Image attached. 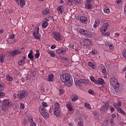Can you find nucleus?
Returning <instances> with one entry per match:
<instances>
[{"label": "nucleus", "mask_w": 126, "mask_h": 126, "mask_svg": "<svg viewBox=\"0 0 126 126\" xmlns=\"http://www.w3.org/2000/svg\"><path fill=\"white\" fill-rule=\"evenodd\" d=\"M109 25L108 23H105L102 25L101 27L100 28V32L101 34H104V32H106L108 30V27H109Z\"/></svg>", "instance_id": "0eeeda50"}, {"label": "nucleus", "mask_w": 126, "mask_h": 126, "mask_svg": "<svg viewBox=\"0 0 126 126\" xmlns=\"http://www.w3.org/2000/svg\"><path fill=\"white\" fill-rule=\"evenodd\" d=\"M94 82L97 85H103L105 84V81L102 78H98L96 81H94Z\"/></svg>", "instance_id": "2eb2a0df"}, {"label": "nucleus", "mask_w": 126, "mask_h": 126, "mask_svg": "<svg viewBox=\"0 0 126 126\" xmlns=\"http://www.w3.org/2000/svg\"><path fill=\"white\" fill-rule=\"evenodd\" d=\"M92 54L93 55H97V50L95 49H93L92 51Z\"/></svg>", "instance_id": "a19ab883"}, {"label": "nucleus", "mask_w": 126, "mask_h": 126, "mask_svg": "<svg viewBox=\"0 0 126 126\" xmlns=\"http://www.w3.org/2000/svg\"><path fill=\"white\" fill-rule=\"evenodd\" d=\"M15 37V35H14V34H11L10 36V37H9V38H10V39H14V38Z\"/></svg>", "instance_id": "052dcab7"}, {"label": "nucleus", "mask_w": 126, "mask_h": 126, "mask_svg": "<svg viewBox=\"0 0 126 126\" xmlns=\"http://www.w3.org/2000/svg\"><path fill=\"white\" fill-rule=\"evenodd\" d=\"M60 78L62 82L64 83L67 87H71L72 85V80H70V74L69 73H63L61 75Z\"/></svg>", "instance_id": "f257e3e1"}, {"label": "nucleus", "mask_w": 126, "mask_h": 126, "mask_svg": "<svg viewBox=\"0 0 126 126\" xmlns=\"http://www.w3.org/2000/svg\"><path fill=\"white\" fill-rule=\"evenodd\" d=\"M10 54L12 57H14V56H16V55H19L20 52L17 50H14L13 51H11Z\"/></svg>", "instance_id": "f3484780"}, {"label": "nucleus", "mask_w": 126, "mask_h": 126, "mask_svg": "<svg viewBox=\"0 0 126 126\" xmlns=\"http://www.w3.org/2000/svg\"><path fill=\"white\" fill-rule=\"evenodd\" d=\"M123 56L124 58H126V50H124L123 52Z\"/></svg>", "instance_id": "864d4df0"}, {"label": "nucleus", "mask_w": 126, "mask_h": 126, "mask_svg": "<svg viewBox=\"0 0 126 126\" xmlns=\"http://www.w3.org/2000/svg\"><path fill=\"white\" fill-rule=\"evenodd\" d=\"M109 48L110 49V50H114V45H113L112 44H110V45H109Z\"/></svg>", "instance_id": "4d7b16f0"}, {"label": "nucleus", "mask_w": 126, "mask_h": 126, "mask_svg": "<svg viewBox=\"0 0 126 126\" xmlns=\"http://www.w3.org/2000/svg\"><path fill=\"white\" fill-rule=\"evenodd\" d=\"M6 77L8 81H12V80H13V78L9 75H7Z\"/></svg>", "instance_id": "c9c22d12"}, {"label": "nucleus", "mask_w": 126, "mask_h": 126, "mask_svg": "<svg viewBox=\"0 0 126 126\" xmlns=\"http://www.w3.org/2000/svg\"><path fill=\"white\" fill-rule=\"evenodd\" d=\"M79 32L81 34H82V35L85 36V37H88V38H91L92 37L91 32L88 30L81 29H80Z\"/></svg>", "instance_id": "39448f33"}, {"label": "nucleus", "mask_w": 126, "mask_h": 126, "mask_svg": "<svg viewBox=\"0 0 126 126\" xmlns=\"http://www.w3.org/2000/svg\"><path fill=\"white\" fill-rule=\"evenodd\" d=\"M109 104L105 103L102 105L100 107V112H104V113H107L109 110Z\"/></svg>", "instance_id": "9b49d317"}, {"label": "nucleus", "mask_w": 126, "mask_h": 126, "mask_svg": "<svg viewBox=\"0 0 126 126\" xmlns=\"http://www.w3.org/2000/svg\"><path fill=\"white\" fill-rule=\"evenodd\" d=\"M29 121H30V126H36V123L33 122V119L30 118Z\"/></svg>", "instance_id": "7c9ffc66"}, {"label": "nucleus", "mask_w": 126, "mask_h": 126, "mask_svg": "<svg viewBox=\"0 0 126 126\" xmlns=\"http://www.w3.org/2000/svg\"><path fill=\"white\" fill-rule=\"evenodd\" d=\"M48 25H49V23L47 21H44L42 24V27L43 29H46L48 27Z\"/></svg>", "instance_id": "bb28decb"}, {"label": "nucleus", "mask_w": 126, "mask_h": 126, "mask_svg": "<svg viewBox=\"0 0 126 126\" xmlns=\"http://www.w3.org/2000/svg\"><path fill=\"white\" fill-rule=\"evenodd\" d=\"M100 21L96 19L94 21V28H97L99 25H100Z\"/></svg>", "instance_id": "4be33fe9"}, {"label": "nucleus", "mask_w": 126, "mask_h": 126, "mask_svg": "<svg viewBox=\"0 0 126 126\" xmlns=\"http://www.w3.org/2000/svg\"><path fill=\"white\" fill-rule=\"evenodd\" d=\"M55 78V76L54 74H50L48 75V77L47 78V80L49 82H53L54 81V78Z\"/></svg>", "instance_id": "412c9836"}, {"label": "nucleus", "mask_w": 126, "mask_h": 126, "mask_svg": "<svg viewBox=\"0 0 126 126\" xmlns=\"http://www.w3.org/2000/svg\"><path fill=\"white\" fill-rule=\"evenodd\" d=\"M4 95L5 94L4 93L0 92V98H1V97H3Z\"/></svg>", "instance_id": "680f3d73"}, {"label": "nucleus", "mask_w": 126, "mask_h": 126, "mask_svg": "<svg viewBox=\"0 0 126 126\" xmlns=\"http://www.w3.org/2000/svg\"><path fill=\"white\" fill-rule=\"evenodd\" d=\"M103 11H104V13H107V14H109L110 12V9H109L107 7H105L103 9Z\"/></svg>", "instance_id": "f704fd0d"}, {"label": "nucleus", "mask_w": 126, "mask_h": 126, "mask_svg": "<svg viewBox=\"0 0 126 126\" xmlns=\"http://www.w3.org/2000/svg\"><path fill=\"white\" fill-rule=\"evenodd\" d=\"M48 54H50L51 57H52L53 58H54V57H55V52H54V51H48Z\"/></svg>", "instance_id": "4c0bfd02"}, {"label": "nucleus", "mask_w": 126, "mask_h": 126, "mask_svg": "<svg viewBox=\"0 0 126 126\" xmlns=\"http://www.w3.org/2000/svg\"><path fill=\"white\" fill-rule=\"evenodd\" d=\"M66 106H67V108L69 110V111L70 112H71V111H72V110H73L72 105H71V103H67Z\"/></svg>", "instance_id": "c85d7f7f"}, {"label": "nucleus", "mask_w": 126, "mask_h": 126, "mask_svg": "<svg viewBox=\"0 0 126 126\" xmlns=\"http://www.w3.org/2000/svg\"><path fill=\"white\" fill-rule=\"evenodd\" d=\"M63 92H64V91L63 89H60L59 90V93L60 95H62V94H63Z\"/></svg>", "instance_id": "5fc2aeb1"}, {"label": "nucleus", "mask_w": 126, "mask_h": 126, "mask_svg": "<svg viewBox=\"0 0 126 126\" xmlns=\"http://www.w3.org/2000/svg\"><path fill=\"white\" fill-rule=\"evenodd\" d=\"M117 105L119 106V107H122V102H121V101H118V104H117Z\"/></svg>", "instance_id": "13d9d810"}, {"label": "nucleus", "mask_w": 126, "mask_h": 126, "mask_svg": "<svg viewBox=\"0 0 126 126\" xmlns=\"http://www.w3.org/2000/svg\"><path fill=\"white\" fill-rule=\"evenodd\" d=\"M88 22V18L85 16H83L80 17V23H84V24H86Z\"/></svg>", "instance_id": "ddd939ff"}, {"label": "nucleus", "mask_w": 126, "mask_h": 126, "mask_svg": "<svg viewBox=\"0 0 126 126\" xmlns=\"http://www.w3.org/2000/svg\"><path fill=\"white\" fill-rule=\"evenodd\" d=\"M56 53L60 55H63L66 53V49L64 48H62L59 49H58L56 51Z\"/></svg>", "instance_id": "4468645a"}, {"label": "nucleus", "mask_w": 126, "mask_h": 126, "mask_svg": "<svg viewBox=\"0 0 126 126\" xmlns=\"http://www.w3.org/2000/svg\"><path fill=\"white\" fill-rule=\"evenodd\" d=\"M56 48H57V46L56 45H53L51 47V49H56Z\"/></svg>", "instance_id": "0e129e2a"}, {"label": "nucleus", "mask_w": 126, "mask_h": 126, "mask_svg": "<svg viewBox=\"0 0 126 126\" xmlns=\"http://www.w3.org/2000/svg\"><path fill=\"white\" fill-rule=\"evenodd\" d=\"M39 57H40V51H39V50H36V53L35 54V57L36 59H38V58H39Z\"/></svg>", "instance_id": "e433bc0d"}, {"label": "nucleus", "mask_w": 126, "mask_h": 126, "mask_svg": "<svg viewBox=\"0 0 126 126\" xmlns=\"http://www.w3.org/2000/svg\"><path fill=\"white\" fill-rule=\"evenodd\" d=\"M41 92H44L45 91V89H44V87L41 86L40 87Z\"/></svg>", "instance_id": "e2e57ef3"}, {"label": "nucleus", "mask_w": 126, "mask_h": 126, "mask_svg": "<svg viewBox=\"0 0 126 126\" xmlns=\"http://www.w3.org/2000/svg\"><path fill=\"white\" fill-rule=\"evenodd\" d=\"M117 111H118L119 113H120V114H122V115H123L124 116H126V112L121 107H118Z\"/></svg>", "instance_id": "393cba45"}, {"label": "nucleus", "mask_w": 126, "mask_h": 126, "mask_svg": "<svg viewBox=\"0 0 126 126\" xmlns=\"http://www.w3.org/2000/svg\"><path fill=\"white\" fill-rule=\"evenodd\" d=\"M39 27L36 26L34 28L35 31L33 33V35L34 36L35 39H37V40H40V36L39 35Z\"/></svg>", "instance_id": "9d476101"}, {"label": "nucleus", "mask_w": 126, "mask_h": 126, "mask_svg": "<svg viewBox=\"0 0 126 126\" xmlns=\"http://www.w3.org/2000/svg\"><path fill=\"white\" fill-rule=\"evenodd\" d=\"M92 0H87V2L85 4V8L86 9H92L93 6L91 5Z\"/></svg>", "instance_id": "f8f14e48"}, {"label": "nucleus", "mask_w": 126, "mask_h": 126, "mask_svg": "<svg viewBox=\"0 0 126 126\" xmlns=\"http://www.w3.org/2000/svg\"><path fill=\"white\" fill-rule=\"evenodd\" d=\"M5 58V56L4 55H1L0 57V63H4V59Z\"/></svg>", "instance_id": "2f4dec72"}, {"label": "nucleus", "mask_w": 126, "mask_h": 126, "mask_svg": "<svg viewBox=\"0 0 126 126\" xmlns=\"http://www.w3.org/2000/svg\"><path fill=\"white\" fill-rule=\"evenodd\" d=\"M110 110L111 113H114V112H115V108L114 107H113V106L110 107Z\"/></svg>", "instance_id": "09e8293b"}, {"label": "nucleus", "mask_w": 126, "mask_h": 126, "mask_svg": "<svg viewBox=\"0 0 126 126\" xmlns=\"http://www.w3.org/2000/svg\"><path fill=\"white\" fill-rule=\"evenodd\" d=\"M101 71L103 74H104V75H107V72L106 71V68L102 69Z\"/></svg>", "instance_id": "79ce46f5"}, {"label": "nucleus", "mask_w": 126, "mask_h": 126, "mask_svg": "<svg viewBox=\"0 0 126 126\" xmlns=\"http://www.w3.org/2000/svg\"><path fill=\"white\" fill-rule=\"evenodd\" d=\"M42 115L44 118H49V114L46 113V111L44 113H43V114H42Z\"/></svg>", "instance_id": "ea45409f"}, {"label": "nucleus", "mask_w": 126, "mask_h": 126, "mask_svg": "<svg viewBox=\"0 0 126 126\" xmlns=\"http://www.w3.org/2000/svg\"><path fill=\"white\" fill-rule=\"evenodd\" d=\"M90 79L91 80H92V81H93V82H94V83H95V81H97V80L95 79V78L93 76L91 77Z\"/></svg>", "instance_id": "de8ad7c7"}, {"label": "nucleus", "mask_w": 126, "mask_h": 126, "mask_svg": "<svg viewBox=\"0 0 126 126\" xmlns=\"http://www.w3.org/2000/svg\"><path fill=\"white\" fill-rule=\"evenodd\" d=\"M54 113L56 117L61 116V107H60L59 102H56L54 104Z\"/></svg>", "instance_id": "20e7f679"}, {"label": "nucleus", "mask_w": 126, "mask_h": 126, "mask_svg": "<svg viewBox=\"0 0 126 126\" xmlns=\"http://www.w3.org/2000/svg\"><path fill=\"white\" fill-rule=\"evenodd\" d=\"M110 82L111 85L114 88L115 91L118 92V91H119V88L120 87V84H119V82H118V80L113 77L110 79Z\"/></svg>", "instance_id": "7ed1b4c3"}, {"label": "nucleus", "mask_w": 126, "mask_h": 126, "mask_svg": "<svg viewBox=\"0 0 126 126\" xmlns=\"http://www.w3.org/2000/svg\"><path fill=\"white\" fill-rule=\"evenodd\" d=\"M57 10L60 13H63V10H64V7L63 6H60L57 8Z\"/></svg>", "instance_id": "a878e982"}, {"label": "nucleus", "mask_w": 126, "mask_h": 126, "mask_svg": "<svg viewBox=\"0 0 126 126\" xmlns=\"http://www.w3.org/2000/svg\"><path fill=\"white\" fill-rule=\"evenodd\" d=\"M67 4L68 5H69L70 6H71V5H72V1H71L70 0H68L67 1Z\"/></svg>", "instance_id": "37998d69"}, {"label": "nucleus", "mask_w": 126, "mask_h": 126, "mask_svg": "<svg viewBox=\"0 0 126 126\" xmlns=\"http://www.w3.org/2000/svg\"><path fill=\"white\" fill-rule=\"evenodd\" d=\"M116 114H112V118H113V119H115L116 118Z\"/></svg>", "instance_id": "774afa93"}, {"label": "nucleus", "mask_w": 126, "mask_h": 126, "mask_svg": "<svg viewBox=\"0 0 126 126\" xmlns=\"http://www.w3.org/2000/svg\"><path fill=\"white\" fill-rule=\"evenodd\" d=\"M39 112L41 115H44L46 112V109L44 108V106L41 105L39 107Z\"/></svg>", "instance_id": "a211bd4d"}, {"label": "nucleus", "mask_w": 126, "mask_h": 126, "mask_svg": "<svg viewBox=\"0 0 126 126\" xmlns=\"http://www.w3.org/2000/svg\"><path fill=\"white\" fill-rule=\"evenodd\" d=\"M89 94H91V95H93L94 94V91L92 90H89L88 91Z\"/></svg>", "instance_id": "a18cd8bd"}, {"label": "nucleus", "mask_w": 126, "mask_h": 126, "mask_svg": "<svg viewBox=\"0 0 126 126\" xmlns=\"http://www.w3.org/2000/svg\"><path fill=\"white\" fill-rule=\"evenodd\" d=\"M13 107V103L9 99H5L2 101L0 105L1 112H6L8 110V108Z\"/></svg>", "instance_id": "f03ea898"}, {"label": "nucleus", "mask_w": 126, "mask_h": 126, "mask_svg": "<svg viewBox=\"0 0 126 126\" xmlns=\"http://www.w3.org/2000/svg\"><path fill=\"white\" fill-rule=\"evenodd\" d=\"M78 124L79 126H83V123L81 122V121L79 122Z\"/></svg>", "instance_id": "bf43d9fd"}, {"label": "nucleus", "mask_w": 126, "mask_h": 126, "mask_svg": "<svg viewBox=\"0 0 126 126\" xmlns=\"http://www.w3.org/2000/svg\"><path fill=\"white\" fill-rule=\"evenodd\" d=\"M121 2H123V0H117L116 3L117 4L120 5Z\"/></svg>", "instance_id": "6e6d98bb"}, {"label": "nucleus", "mask_w": 126, "mask_h": 126, "mask_svg": "<svg viewBox=\"0 0 126 126\" xmlns=\"http://www.w3.org/2000/svg\"><path fill=\"white\" fill-rule=\"evenodd\" d=\"M42 106L44 107L45 108H47V107H48V104L47 103V102H42Z\"/></svg>", "instance_id": "c03bdc74"}, {"label": "nucleus", "mask_w": 126, "mask_h": 126, "mask_svg": "<svg viewBox=\"0 0 126 126\" xmlns=\"http://www.w3.org/2000/svg\"><path fill=\"white\" fill-rule=\"evenodd\" d=\"M3 32H4V31L3 30V29H0V34H2V33H3Z\"/></svg>", "instance_id": "338daca9"}, {"label": "nucleus", "mask_w": 126, "mask_h": 126, "mask_svg": "<svg viewBox=\"0 0 126 126\" xmlns=\"http://www.w3.org/2000/svg\"><path fill=\"white\" fill-rule=\"evenodd\" d=\"M83 43H84L83 44L84 47H86V48H90V46L92 45V42L88 38L84 39Z\"/></svg>", "instance_id": "1a4fd4ad"}, {"label": "nucleus", "mask_w": 126, "mask_h": 126, "mask_svg": "<svg viewBox=\"0 0 126 126\" xmlns=\"http://www.w3.org/2000/svg\"><path fill=\"white\" fill-rule=\"evenodd\" d=\"M20 107L22 109H23L25 108V105H24V104L21 103L20 105Z\"/></svg>", "instance_id": "49530a36"}, {"label": "nucleus", "mask_w": 126, "mask_h": 126, "mask_svg": "<svg viewBox=\"0 0 126 126\" xmlns=\"http://www.w3.org/2000/svg\"><path fill=\"white\" fill-rule=\"evenodd\" d=\"M88 64L89 66H91L92 68H96V65L92 62H88Z\"/></svg>", "instance_id": "c756f323"}, {"label": "nucleus", "mask_w": 126, "mask_h": 126, "mask_svg": "<svg viewBox=\"0 0 126 126\" xmlns=\"http://www.w3.org/2000/svg\"><path fill=\"white\" fill-rule=\"evenodd\" d=\"M50 13V9L46 8L42 11L43 15H47V14H49Z\"/></svg>", "instance_id": "b1692460"}, {"label": "nucleus", "mask_w": 126, "mask_h": 126, "mask_svg": "<svg viewBox=\"0 0 126 126\" xmlns=\"http://www.w3.org/2000/svg\"><path fill=\"white\" fill-rule=\"evenodd\" d=\"M28 96V93L25 91H24L18 94L17 97L20 100L24 99L25 97Z\"/></svg>", "instance_id": "6e6552de"}, {"label": "nucleus", "mask_w": 126, "mask_h": 126, "mask_svg": "<svg viewBox=\"0 0 126 126\" xmlns=\"http://www.w3.org/2000/svg\"><path fill=\"white\" fill-rule=\"evenodd\" d=\"M24 63H25V60H20L18 62V64L19 65H23V64H24Z\"/></svg>", "instance_id": "473e14b6"}, {"label": "nucleus", "mask_w": 126, "mask_h": 126, "mask_svg": "<svg viewBox=\"0 0 126 126\" xmlns=\"http://www.w3.org/2000/svg\"><path fill=\"white\" fill-rule=\"evenodd\" d=\"M75 84L77 87H79L80 88L81 87V82L80 80H76L75 81Z\"/></svg>", "instance_id": "cd10ccee"}, {"label": "nucleus", "mask_w": 126, "mask_h": 126, "mask_svg": "<svg viewBox=\"0 0 126 126\" xmlns=\"http://www.w3.org/2000/svg\"><path fill=\"white\" fill-rule=\"evenodd\" d=\"M15 1L18 4H20V7H22V8H23L24 5L26 4L25 0H15Z\"/></svg>", "instance_id": "dca6fc26"}, {"label": "nucleus", "mask_w": 126, "mask_h": 126, "mask_svg": "<svg viewBox=\"0 0 126 126\" xmlns=\"http://www.w3.org/2000/svg\"><path fill=\"white\" fill-rule=\"evenodd\" d=\"M81 83L84 84L85 85H88V84H90V82L89 80L85 79H80Z\"/></svg>", "instance_id": "aec40b11"}, {"label": "nucleus", "mask_w": 126, "mask_h": 126, "mask_svg": "<svg viewBox=\"0 0 126 126\" xmlns=\"http://www.w3.org/2000/svg\"><path fill=\"white\" fill-rule=\"evenodd\" d=\"M85 107H86V108H87V109H89L92 108L91 105H90V104H89V103H85Z\"/></svg>", "instance_id": "58836bf2"}, {"label": "nucleus", "mask_w": 126, "mask_h": 126, "mask_svg": "<svg viewBox=\"0 0 126 126\" xmlns=\"http://www.w3.org/2000/svg\"><path fill=\"white\" fill-rule=\"evenodd\" d=\"M72 1L73 3H75V4H77V3L79 2V0H72Z\"/></svg>", "instance_id": "603ef678"}, {"label": "nucleus", "mask_w": 126, "mask_h": 126, "mask_svg": "<svg viewBox=\"0 0 126 126\" xmlns=\"http://www.w3.org/2000/svg\"><path fill=\"white\" fill-rule=\"evenodd\" d=\"M102 35H105V36H110V32H103V34H102Z\"/></svg>", "instance_id": "8fccbe9b"}, {"label": "nucleus", "mask_w": 126, "mask_h": 126, "mask_svg": "<svg viewBox=\"0 0 126 126\" xmlns=\"http://www.w3.org/2000/svg\"><path fill=\"white\" fill-rule=\"evenodd\" d=\"M78 100V95L77 94H73L71 97V100L72 102H75Z\"/></svg>", "instance_id": "6ab92c4d"}, {"label": "nucleus", "mask_w": 126, "mask_h": 126, "mask_svg": "<svg viewBox=\"0 0 126 126\" xmlns=\"http://www.w3.org/2000/svg\"><path fill=\"white\" fill-rule=\"evenodd\" d=\"M114 122H115V120H114V119H111L110 120V123H111V125L114 124Z\"/></svg>", "instance_id": "69168bd1"}, {"label": "nucleus", "mask_w": 126, "mask_h": 126, "mask_svg": "<svg viewBox=\"0 0 126 126\" xmlns=\"http://www.w3.org/2000/svg\"><path fill=\"white\" fill-rule=\"evenodd\" d=\"M28 58L30 59L31 61L34 60V56H33V51L31 50L30 53L28 54Z\"/></svg>", "instance_id": "5701e85b"}, {"label": "nucleus", "mask_w": 126, "mask_h": 126, "mask_svg": "<svg viewBox=\"0 0 126 126\" xmlns=\"http://www.w3.org/2000/svg\"><path fill=\"white\" fill-rule=\"evenodd\" d=\"M31 77H34V76H35V75L36 74V72H31Z\"/></svg>", "instance_id": "3c124183"}, {"label": "nucleus", "mask_w": 126, "mask_h": 126, "mask_svg": "<svg viewBox=\"0 0 126 126\" xmlns=\"http://www.w3.org/2000/svg\"><path fill=\"white\" fill-rule=\"evenodd\" d=\"M52 36L53 37V39L56 41H61L62 40V34L60 32L57 31L53 32H52Z\"/></svg>", "instance_id": "423d86ee"}, {"label": "nucleus", "mask_w": 126, "mask_h": 126, "mask_svg": "<svg viewBox=\"0 0 126 126\" xmlns=\"http://www.w3.org/2000/svg\"><path fill=\"white\" fill-rule=\"evenodd\" d=\"M4 89V84L2 83H0V92H1Z\"/></svg>", "instance_id": "72a5a7b5"}]
</instances>
